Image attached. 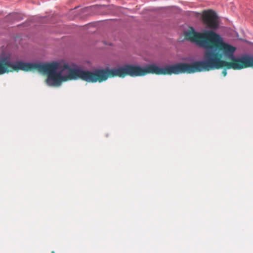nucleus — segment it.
<instances>
[{"label": "nucleus", "mask_w": 253, "mask_h": 253, "mask_svg": "<svg viewBox=\"0 0 253 253\" xmlns=\"http://www.w3.org/2000/svg\"><path fill=\"white\" fill-rule=\"evenodd\" d=\"M222 74L224 75V76H225L227 74V72L225 70H224L223 71H222Z\"/></svg>", "instance_id": "obj_6"}, {"label": "nucleus", "mask_w": 253, "mask_h": 253, "mask_svg": "<svg viewBox=\"0 0 253 253\" xmlns=\"http://www.w3.org/2000/svg\"><path fill=\"white\" fill-rule=\"evenodd\" d=\"M22 70L26 72V63L17 61L11 63L9 58L6 57L0 59V75L13 71Z\"/></svg>", "instance_id": "obj_3"}, {"label": "nucleus", "mask_w": 253, "mask_h": 253, "mask_svg": "<svg viewBox=\"0 0 253 253\" xmlns=\"http://www.w3.org/2000/svg\"><path fill=\"white\" fill-rule=\"evenodd\" d=\"M225 29V27H223L222 26V32L224 31V29Z\"/></svg>", "instance_id": "obj_7"}, {"label": "nucleus", "mask_w": 253, "mask_h": 253, "mask_svg": "<svg viewBox=\"0 0 253 253\" xmlns=\"http://www.w3.org/2000/svg\"><path fill=\"white\" fill-rule=\"evenodd\" d=\"M52 253H54V251L52 252Z\"/></svg>", "instance_id": "obj_8"}, {"label": "nucleus", "mask_w": 253, "mask_h": 253, "mask_svg": "<svg viewBox=\"0 0 253 253\" xmlns=\"http://www.w3.org/2000/svg\"><path fill=\"white\" fill-rule=\"evenodd\" d=\"M203 23L209 29L215 30L219 26L216 13L211 9L203 11L202 15Z\"/></svg>", "instance_id": "obj_4"}, {"label": "nucleus", "mask_w": 253, "mask_h": 253, "mask_svg": "<svg viewBox=\"0 0 253 253\" xmlns=\"http://www.w3.org/2000/svg\"><path fill=\"white\" fill-rule=\"evenodd\" d=\"M184 37L187 41L195 43L207 50L204 54V61H195L191 64L178 63L164 68L154 64L148 65L144 68L126 64L118 68L95 69L93 70V83H102L108 78L115 77H138L148 74H191L221 68V37L219 35L211 30H207L203 33L196 32L193 27H190L184 33Z\"/></svg>", "instance_id": "obj_1"}, {"label": "nucleus", "mask_w": 253, "mask_h": 253, "mask_svg": "<svg viewBox=\"0 0 253 253\" xmlns=\"http://www.w3.org/2000/svg\"><path fill=\"white\" fill-rule=\"evenodd\" d=\"M236 50V47L226 43L222 41V55L224 54L230 60L237 62H242L245 64L246 66H251L253 68V55L244 54L235 57L234 54Z\"/></svg>", "instance_id": "obj_2"}, {"label": "nucleus", "mask_w": 253, "mask_h": 253, "mask_svg": "<svg viewBox=\"0 0 253 253\" xmlns=\"http://www.w3.org/2000/svg\"><path fill=\"white\" fill-rule=\"evenodd\" d=\"M227 67L228 69H234L236 70H240L244 68L251 67V66H246L245 64L242 62L239 63H228L222 60V68Z\"/></svg>", "instance_id": "obj_5"}]
</instances>
